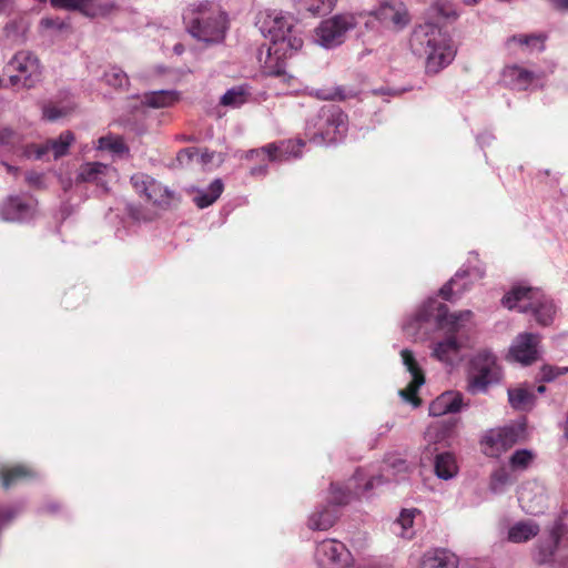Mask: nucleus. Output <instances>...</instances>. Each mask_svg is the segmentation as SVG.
Returning <instances> with one entry per match:
<instances>
[{"label": "nucleus", "instance_id": "obj_1", "mask_svg": "<svg viewBox=\"0 0 568 568\" xmlns=\"http://www.w3.org/2000/svg\"><path fill=\"white\" fill-rule=\"evenodd\" d=\"M410 47L415 54L426 58L428 73H437L447 67L456 53L450 40L433 22H425L414 29Z\"/></svg>", "mask_w": 568, "mask_h": 568}, {"label": "nucleus", "instance_id": "obj_2", "mask_svg": "<svg viewBox=\"0 0 568 568\" xmlns=\"http://www.w3.org/2000/svg\"><path fill=\"white\" fill-rule=\"evenodd\" d=\"M183 21L189 33L205 43H219L225 37L226 16L210 2L190 4L183 12Z\"/></svg>", "mask_w": 568, "mask_h": 568}, {"label": "nucleus", "instance_id": "obj_3", "mask_svg": "<svg viewBox=\"0 0 568 568\" xmlns=\"http://www.w3.org/2000/svg\"><path fill=\"white\" fill-rule=\"evenodd\" d=\"M503 305L509 310L521 313H531L536 322L542 326L552 323L556 308L539 288L514 286L501 300Z\"/></svg>", "mask_w": 568, "mask_h": 568}, {"label": "nucleus", "instance_id": "obj_4", "mask_svg": "<svg viewBox=\"0 0 568 568\" xmlns=\"http://www.w3.org/2000/svg\"><path fill=\"white\" fill-rule=\"evenodd\" d=\"M503 377L497 358L488 351L478 352L471 359V372L467 389L473 393H484L491 384H497Z\"/></svg>", "mask_w": 568, "mask_h": 568}, {"label": "nucleus", "instance_id": "obj_5", "mask_svg": "<svg viewBox=\"0 0 568 568\" xmlns=\"http://www.w3.org/2000/svg\"><path fill=\"white\" fill-rule=\"evenodd\" d=\"M303 47V40L296 36L292 29V33H287L283 40L275 41V45L266 48L265 59H263V50L260 51L258 60L263 63L264 72L268 75L283 77L285 71V59L288 57L287 52L298 51Z\"/></svg>", "mask_w": 568, "mask_h": 568}, {"label": "nucleus", "instance_id": "obj_6", "mask_svg": "<svg viewBox=\"0 0 568 568\" xmlns=\"http://www.w3.org/2000/svg\"><path fill=\"white\" fill-rule=\"evenodd\" d=\"M357 26L354 14H335L323 20L315 29V40L324 48H334L345 41L346 33Z\"/></svg>", "mask_w": 568, "mask_h": 568}, {"label": "nucleus", "instance_id": "obj_7", "mask_svg": "<svg viewBox=\"0 0 568 568\" xmlns=\"http://www.w3.org/2000/svg\"><path fill=\"white\" fill-rule=\"evenodd\" d=\"M7 70L10 72L9 81L12 85L32 88L41 78L40 61L30 51L17 52L8 62Z\"/></svg>", "mask_w": 568, "mask_h": 568}, {"label": "nucleus", "instance_id": "obj_8", "mask_svg": "<svg viewBox=\"0 0 568 568\" xmlns=\"http://www.w3.org/2000/svg\"><path fill=\"white\" fill-rule=\"evenodd\" d=\"M314 126L322 141L334 143L343 139L347 132V114L338 106H323L317 113Z\"/></svg>", "mask_w": 568, "mask_h": 568}, {"label": "nucleus", "instance_id": "obj_9", "mask_svg": "<svg viewBox=\"0 0 568 568\" xmlns=\"http://www.w3.org/2000/svg\"><path fill=\"white\" fill-rule=\"evenodd\" d=\"M131 183L140 196L162 209L169 207L175 197L174 192L144 173L132 175Z\"/></svg>", "mask_w": 568, "mask_h": 568}, {"label": "nucleus", "instance_id": "obj_10", "mask_svg": "<svg viewBox=\"0 0 568 568\" xmlns=\"http://www.w3.org/2000/svg\"><path fill=\"white\" fill-rule=\"evenodd\" d=\"M520 433L514 426L491 428L480 440L481 450L486 456L497 458L518 443Z\"/></svg>", "mask_w": 568, "mask_h": 568}, {"label": "nucleus", "instance_id": "obj_11", "mask_svg": "<svg viewBox=\"0 0 568 568\" xmlns=\"http://www.w3.org/2000/svg\"><path fill=\"white\" fill-rule=\"evenodd\" d=\"M303 142H298L296 144L292 142L281 143V145L276 143H268L262 148L253 149L246 152L245 158L252 161L263 162L256 166L251 168L252 175H264L267 171L266 161H284L288 159V154L293 152L295 146H303Z\"/></svg>", "mask_w": 568, "mask_h": 568}, {"label": "nucleus", "instance_id": "obj_12", "mask_svg": "<svg viewBox=\"0 0 568 568\" xmlns=\"http://www.w3.org/2000/svg\"><path fill=\"white\" fill-rule=\"evenodd\" d=\"M315 560L320 568H348L352 555L343 542L325 539L316 546Z\"/></svg>", "mask_w": 568, "mask_h": 568}, {"label": "nucleus", "instance_id": "obj_13", "mask_svg": "<svg viewBox=\"0 0 568 568\" xmlns=\"http://www.w3.org/2000/svg\"><path fill=\"white\" fill-rule=\"evenodd\" d=\"M74 140V134L71 131H64L57 139H49L41 144H28L24 148L23 154L29 159L41 160L49 152H52L53 158L58 160L68 153Z\"/></svg>", "mask_w": 568, "mask_h": 568}, {"label": "nucleus", "instance_id": "obj_14", "mask_svg": "<svg viewBox=\"0 0 568 568\" xmlns=\"http://www.w3.org/2000/svg\"><path fill=\"white\" fill-rule=\"evenodd\" d=\"M565 531V523L561 519H558L550 529L549 538L545 540L540 539L535 545L531 558L536 565L542 566L552 561Z\"/></svg>", "mask_w": 568, "mask_h": 568}, {"label": "nucleus", "instance_id": "obj_15", "mask_svg": "<svg viewBox=\"0 0 568 568\" xmlns=\"http://www.w3.org/2000/svg\"><path fill=\"white\" fill-rule=\"evenodd\" d=\"M539 343L540 336L538 334H519L509 349V355L515 362L523 365H530L538 359Z\"/></svg>", "mask_w": 568, "mask_h": 568}, {"label": "nucleus", "instance_id": "obj_16", "mask_svg": "<svg viewBox=\"0 0 568 568\" xmlns=\"http://www.w3.org/2000/svg\"><path fill=\"white\" fill-rule=\"evenodd\" d=\"M375 18L385 27L398 31L410 22L407 8L402 2H385L374 12Z\"/></svg>", "mask_w": 568, "mask_h": 568}, {"label": "nucleus", "instance_id": "obj_17", "mask_svg": "<svg viewBox=\"0 0 568 568\" xmlns=\"http://www.w3.org/2000/svg\"><path fill=\"white\" fill-rule=\"evenodd\" d=\"M537 79L536 74L518 64L506 65L501 71L500 81L505 87L525 91Z\"/></svg>", "mask_w": 568, "mask_h": 568}, {"label": "nucleus", "instance_id": "obj_18", "mask_svg": "<svg viewBox=\"0 0 568 568\" xmlns=\"http://www.w3.org/2000/svg\"><path fill=\"white\" fill-rule=\"evenodd\" d=\"M518 501L526 513L537 515L542 511L546 497L541 487L537 484L528 483L520 488Z\"/></svg>", "mask_w": 568, "mask_h": 568}, {"label": "nucleus", "instance_id": "obj_19", "mask_svg": "<svg viewBox=\"0 0 568 568\" xmlns=\"http://www.w3.org/2000/svg\"><path fill=\"white\" fill-rule=\"evenodd\" d=\"M419 568H458V558L445 548L430 549L423 555Z\"/></svg>", "mask_w": 568, "mask_h": 568}, {"label": "nucleus", "instance_id": "obj_20", "mask_svg": "<svg viewBox=\"0 0 568 568\" xmlns=\"http://www.w3.org/2000/svg\"><path fill=\"white\" fill-rule=\"evenodd\" d=\"M293 23L290 18L278 13L267 14L262 22V30L266 31L272 40L271 45H275V41H281L287 33H292Z\"/></svg>", "mask_w": 568, "mask_h": 568}, {"label": "nucleus", "instance_id": "obj_21", "mask_svg": "<svg viewBox=\"0 0 568 568\" xmlns=\"http://www.w3.org/2000/svg\"><path fill=\"white\" fill-rule=\"evenodd\" d=\"M53 8L79 10L88 17L104 16L108 10L104 7H95L93 0H50Z\"/></svg>", "mask_w": 568, "mask_h": 568}, {"label": "nucleus", "instance_id": "obj_22", "mask_svg": "<svg viewBox=\"0 0 568 568\" xmlns=\"http://www.w3.org/2000/svg\"><path fill=\"white\" fill-rule=\"evenodd\" d=\"M109 166L101 162H89L80 166L77 181L104 185Z\"/></svg>", "mask_w": 568, "mask_h": 568}, {"label": "nucleus", "instance_id": "obj_23", "mask_svg": "<svg viewBox=\"0 0 568 568\" xmlns=\"http://www.w3.org/2000/svg\"><path fill=\"white\" fill-rule=\"evenodd\" d=\"M540 531L537 523L521 520L513 525L508 530V540L515 544L526 542L536 537Z\"/></svg>", "mask_w": 568, "mask_h": 568}, {"label": "nucleus", "instance_id": "obj_24", "mask_svg": "<svg viewBox=\"0 0 568 568\" xmlns=\"http://www.w3.org/2000/svg\"><path fill=\"white\" fill-rule=\"evenodd\" d=\"M337 511L332 506H325L312 513L308 518V527L312 530H327L335 524Z\"/></svg>", "mask_w": 568, "mask_h": 568}, {"label": "nucleus", "instance_id": "obj_25", "mask_svg": "<svg viewBox=\"0 0 568 568\" xmlns=\"http://www.w3.org/2000/svg\"><path fill=\"white\" fill-rule=\"evenodd\" d=\"M434 468L435 474L445 480L453 478L458 470L455 456L448 452L436 455Z\"/></svg>", "mask_w": 568, "mask_h": 568}, {"label": "nucleus", "instance_id": "obj_26", "mask_svg": "<svg viewBox=\"0 0 568 568\" xmlns=\"http://www.w3.org/2000/svg\"><path fill=\"white\" fill-rule=\"evenodd\" d=\"M1 485L8 489L17 483L33 477V471L23 465H16L1 470Z\"/></svg>", "mask_w": 568, "mask_h": 568}, {"label": "nucleus", "instance_id": "obj_27", "mask_svg": "<svg viewBox=\"0 0 568 568\" xmlns=\"http://www.w3.org/2000/svg\"><path fill=\"white\" fill-rule=\"evenodd\" d=\"M179 100V95L175 91H153L145 93L142 102L154 109L168 108L173 105Z\"/></svg>", "mask_w": 568, "mask_h": 568}, {"label": "nucleus", "instance_id": "obj_28", "mask_svg": "<svg viewBox=\"0 0 568 568\" xmlns=\"http://www.w3.org/2000/svg\"><path fill=\"white\" fill-rule=\"evenodd\" d=\"M460 345L455 335H449L438 342L434 348V356L442 362H452L458 355Z\"/></svg>", "mask_w": 568, "mask_h": 568}, {"label": "nucleus", "instance_id": "obj_29", "mask_svg": "<svg viewBox=\"0 0 568 568\" xmlns=\"http://www.w3.org/2000/svg\"><path fill=\"white\" fill-rule=\"evenodd\" d=\"M223 183L220 179L214 180L209 189L204 192H200L195 197L194 202L197 207L204 209L212 205L222 194Z\"/></svg>", "mask_w": 568, "mask_h": 568}, {"label": "nucleus", "instance_id": "obj_30", "mask_svg": "<svg viewBox=\"0 0 568 568\" xmlns=\"http://www.w3.org/2000/svg\"><path fill=\"white\" fill-rule=\"evenodd\" d=\"M471 316L470 311H462L458 313H448V307L445 304H440L438 307L437 318L440 324L446 323L452 326L453 331H457L459 323L468 321Z\"/></svg>", "mask_w": 568, "mask_h": 568}, {"label": "nucleus", "instance_id": "obj_31", "mask_svg": "<svg viewBox=\"0 0 568 568\" xmlns=\"http://www.w3.org/2000/svg\"><path fill=\"white\" fill-rule=\"evenodd\" d=\"M534 398V394L525 387L508 389V402L514 409H525L532 404Z\"/></svg>", "mask_w": 568, "mask_h": 568}, {"label": "nucleus", "instance_id": "obj_32", "mask_svg": "<svg viewBox=\"0 0 568 568\" xmlns=\"http://www.w3.org/2000/svg\"><path fill=\"white\" fill-rule=\"evenodd\" d=\"M300 10H305L312 14H326L331 12L336 0H295Z\"/></svg>", "mask_w": 568, "mask_h": 568}, {"label": "nucleus", "instance_id": "obj_33", "mask_svg": "<svg viewBox=\"0 0 568 568\" xmlns=\"http://www.w3.org/2000/svg\"><path fill=\"white\" fill-rule=\"evenodd\" d=\"M247 98L248 93L243 87H234L221 97L220 104L223 106L239 108L247 101Z\"/></svg>", "mask_w": 568, "mask_h": 568}, {"label": "nucleus", "instance_id": "obj_34", "mask_svg": "<svg viewBox=\"0 0 568 568\" xmlns=\"http://www.w3.org/2000/svg\"><path fill=\"white\" fill-rule=\"evenodd\" d=\"M357 496V493L353 491L348 486L341 484L331 485V497L329 503L337 506L347 505L353 498Z\"/></svg>", "mask_w": 568, "mask_h": 568}, {"label": "nucleus", "instance_id": "obj_35", "mask_svg": "<svg viewBox=\"0 0 568 568\" xmlns=\"http://www.w3.org/2000/svg\"><path fill=\"white\" fill-rule=\"evenodd\" d=\"M99 150H108L114 154H123L129 152V148L125 145L123 138L106 135L101 136L98 140Z\"/></svg>", "mask_w": 568, "mask_h": 568}, {"label": "nucleus", "instance_id": "obj_36", "mask_svg": "<svg viewBox=\"0 0 568 568\" xmlns=\"http://www.w3.org/2000/svg\"><path fill=\"white\" fill-rule=\"evenodd\" d=\"M425 383L424 375H417L415 378L408 383V385L399 392V395L408 403H412L414 406H419L422 400L418 397L417 393L419 387Z\"/></svg>", "mask_w": 568, "mask_h": 568}, {"label": "nucleus", "instance_id": "obj_37", "mask_svg": "<svg viewBox=\"0 0 568 568\" xmlns=\"http://www.w3.org/2000/svg\"><path fill=\"white\" fill-rule=\"evenodd\" d=\"M428 16L432 19H455L457 13L450 2L439 0L429 8Z\"/></svg>", "mask_w": 568, "mask_h": 568}, {"label": "nucleus", "instance_id": "obj_38", "mask_svg": "<svg viewBox=\"0 0 568 568\" xmlns=\"http://www.w3.org/2000/svg\"><path fill=\"white\" fill-rule=\"evenodd\" d=\"M535 455L528 449H518L509 458V465L514 470H525L532 463Z\"/></svg>", "mask_w": 568, "mask_h": 568}, {"label": "nucleus", "instance_id": "obj_39", "mask_svg": "<svg viewBox=\"0 0 568 568\" xmlns=\"http://www.w3.org/2000/svg\"><path fill=\"white\" fill-rule=\"evenodd\" d=\"M546 37L542 34H518L513 36L508 39L507 43L517 42L520 45H527V47H535L536 44H539L538 50L542 51L545 49V42Z\"/></svg>", "mask_w": 568, "mask_h": 568}, {"label": "nucleus", "instance_id": "obj_40", "mask_svg": "<svg viewBox=\"0 0 568 568\" xmlns=\"http://www.w3.org/2000/svg\"><path fill=\"white\" fill-rule=\"evenodd\" d=\"M509 483L510 475L504 467L496 469L490 476V488L494 491H499L504 486H506Z\"/></svg>", "mask_w": 568, "mask_h": 568}, {"label": "nucleus", "instance_id": "obj_41", "mask_svg": "<svg viewBox=\"0 0 568 568\" xmlns=\"http://www.w3.org/2000/svg\"><path fill=\"white\" fill-rule=\"evenodd\" d=\"M400 355L404 365L406 366L407 371L412 374V378H415L417 375H424L412 351L403 349L400 352Z\"/></svg>", "mask_w": 568, "mask_h": 568}, {"label": "nucleus", "instance_id": "obj_42", "mask_svg": "<svg viewBox=\"0 0 568 568\" xmlns=\"http://www.w3.org/2000/svg\"><path fill=\"white\" fill-rule=\"evenodd\" d=\"M448 399L449 396L446 393L438 396L435 400H433L429 405V413L433 416H442L448 414Z\"/></svg>", "mask_w": 568, "mask_h": 568}, {"label": "nucleus", "instance_id": "obj_43", "mask_svg": "<svg viewBox=\"0 0 568 568\" xmlns=\"http://www.w3.org/2000/svg\"><path fill=\"white\" fill-rule=\"evenodd\" d=\"M568 373V367H557L552 365H544L540 369V379L542 382H552L560 375Z\"/></svg>", "mask_w": 568, "mask_h": 568}, {"label": "nucleus", "instance_id": "obj_44", "mask_svg": "<svg viewBox=\"0 0 568 568\" xmlns=\"http://www.w3.org/2000/svg\"><path fill=\"white\" fill-rule=\"evenodd\" d=\"M105 81L109 85L114 88H123L128 84V77L121 70H111L104 74Z\"/></svg>", "mask_w": 568, "mask_h": 568}, {"label": "nucleus", "instance_id": "obj_45", "mask_svg": "<svg viewBox=\"0 0 568 568\" xmlns=\"http://www.w3.org/2000/svg\"><path fill=\"white\" fill-rule=\"evenodd\" d=\"M7 211L20 217L29 211V206L18 196H11L7 202Z\"/></svg>", "mask_w": 568, "mask_h": 568}, {"label": "nucleus", "instance_id": "obj_46", "mask_svg": "<svg viewBox=\"0 0 568 568\" xmlns=\"http://www.w3.org/2000/svg\"><path fill=\"white\" fill-rule=\"evenodd\" d=\"M449 396L448 410L449 413H457L460 410L463 405V395L460 393H446Z\"/></svg>", "mask_w": 568, "mask_h": 568}, {"label": "nucleus", "instance_id": "obj_47", "mask_svg": "<svg viewBox=\"0 0 568 568\" xmlns=\"http://www.w3.org/2000/svg\"><path fill=\"white\" fill-rule=\"evenodd\" d=\"M414 523V511L413 510H403L400 513L399 518L397 519V524L402 527L403 532L410 528Z\"/></svg>", "mask_w": 568, "mask_h": 568}, {"label": "nucleus", "instance_id": "obj_48", "mask_svg": "<svg viewBox=\"0 0 568 568\" xmlns=\"http://www.w3.org/2000/svg\"><path fill=\"white\" fill-rule=\"evenodd\" d=\"M65 113L53 105H47L43 108V116L49 121H54L61 116H63Z\"/></svg>", "mask_w": 568, "mask_h": 568}, {"label": "nucleus", "instance_id": "obj_49", "mask_svg": "<svg viewBox=\"0 0 568 568\" xmlns=\"http://www.w3.org/2000/svg\"><path fill=\"white\" fill-rule=\"evenodd\" d=\"M195 154H197L196 148H185L178 153L176 159L181 164L190 163Z\"/></svg>", "mask_w": 568, "mask_h": 568}, {"label": "nucleus", "instance_id": "obj_50", "mask_svg": "<svg viewBox=\"0 0 568 568\" xmlns=\"http://www.w3.org/2000/svg\"><path fill=\"white\" fill-rule=\"evenodd\" d=\"M43 178L42 173L32 171L27 173L26 181L29 185L40 189L43 185Z\"/></svg>", "mask_w": 568, "mask_h": 568}, {"label": "nucleus", "instance_id": "obj_51", "mask_svg": "<svg viewBox=\"0 0 568 568\" xmlns=\"http://www.w3.org/2000/svg\"><path fill=\"white\" fill-rule=\"evenodd\" d=\"M459 276H460V274L456 273L455 277L452 278L449 283H447L446 285H444L440 288L439 294L444 300H446V301L453 300V296H454L453 285L456 283V278Z\"/></svg>", "mask_w": 568, "mask_h": 568}, {"label": "nucleus", "instance_id": "obj_52", "mask_svg": "<svg viewBox=\"0 0 568 568\" xmlns=\"http://www.w3.org/2000/svg\"><path fill=\"white\" fill-rule=\"evenodd\" d=\"M14 136V132L8 128L0 130V144H9Z\"/></svg>", "mask_w": 568, "mask_h": 568}, {"label": "nucleus", "instance_id": "obj_53", "mask_svg": "<svg viewBox=\"0 0 568 568\" xmlns=\"http://www.w3.org/2000/svg\"><path fill=\"white\" fill-rule=\"evenodd\" d=\"M558 10H568V0H549Z\"/></svg>", "mask_w": 568, "mask_h": 568}, {"label": "nucleus", "instance_id": "obj_54", "mask_svg": "<svg viewBox=\"0 0 568 568\" xmlns=\"http://www.w3.org/2000/svg\"><path fill=\"white\" fill-rule=\"evenodd\" d=\"M18 30V26L16 22H10L8 23L6 27H4V33H6V37L9 38L11 37L12 33H16Z\"/></svg>", "mask_w": 568, "mask_h": 568}, {"label": "nucleus", "instance_id": "obj_55", "mask_svg": "<svg viewBox=\"0 0 568 568\" xmlns=\"http://www.w3.org/2000/svg\"><path fill=\"white\" fill-rule=\"evenodd\" d=\"M213 159V153L209 152L207 150H205L202 154H201V161L202 163H209L211 162V160Z\"/></svg>", "mask_w": 568, "mask_h": 568}, {"label": "nucleus", "instance_id": "obj_56", "mask_svg": "<svg viewBox=\"0 0 568 568\" xmlns=\"http://www.w3.org/2000/svg\"><path fill=\"white\" fill-rule=\"evenodd\" d=\"M565 532L562 535V538L560 539V545L562 547L568 548V525L565 524Z\"/></svg>", "mask_w": 568, "mask_h": 568}, {"label": "nucleus", "instance_id": "obj_57", "mask_svg": "<svg viewBox=\"0 0 568 568\" xmlns=\"http://www.w3.org/2000/svg\"><path fill=\"white\" fill-rule=\"evenodd\" d=\"M8 0H0V12H2L7 7Z\"/></svg>", "mask_w": 568, "mask_h": 568}, {"label": "nucleus", "instance_id": "obj_58", "mask_svg": "<svg viewBox=\"0 0 568 568\" xmlns=\"http://www.w3.org/2000/svg\"><path fill=\"white\" fill-rule=\"evenodd\" d=\"M537 390L539 393H544L546 390V387L544 385L538 386Z\"/></svg>", "mask_w": 568, "mask_h": 568}, {"label": "nucleus", "instance_id": "obj_59", "mask_svg": "<svg viewBox=\"0 0 568 568\" xmlns=\"http://www.w3.org/2000/svg\"><path fill=\"white\" fill-rule=\"evenodd\" d=\"M372 486H373V481L371 480V481H368V483L365 485V489H366V490H368V489H371V488H372Z\"/></svg>", "mask_w": 568, "mask_h": 568}, {"label": "nucleus", "instance_id": "obj_60", "mask_svg": "<svg viewBox=\"0 0 568 568\" xmlns=\"http://www.w3.org/2000/svg\"><path fill=\"white\" fill-rule=\"evenodd\" d=\"M467 4H475L478 0H465Z\"/></svg>", "mask_w": 568, "mask_h": 568}, {"label": "nucleus", "instance_id": "obj_61", "mask_svg": "<svg viewBox=\"0 0 568 568\" xmlns=\"http://www.w3.org/2000/svg\"><path fill=\"white\" fill-rule=\"evenodd\" d=\"M399 465L403 466L406 469V465L404 460H398Z\"/></svg>", "mask_w": 568, "mask_h": 568}, {"label": "nucleus", "instance_id": "obj_62", "mask_svg": "<svg viewBox=\"0 0 568 568\" xmlns=\"http://www.w3.org/2000/svg\"><path fill=\"white\" fill-rule=\"evenodd\" d=\"M7 166H8V171H12L13 170L12 166H10V165H7Z\"/></svg>", "mask_w": 568, "mask_h": 568}]
</instances>
